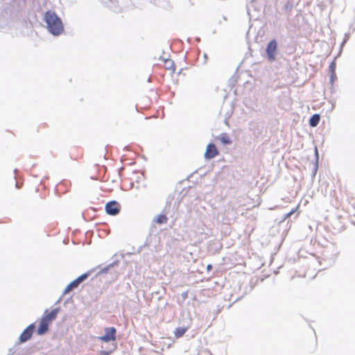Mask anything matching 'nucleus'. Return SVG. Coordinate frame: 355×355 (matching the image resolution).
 Masks as SVG:
<instances>
[{"label":"nucleus","instance_id":"f257e3e1","mask_svg":"<svg viewBox=\"0 0 355 355\" xmlns=\"http://www.w3.org/2000/svg\"><path fill=\"white\" fill-rule=\"evenodd\" d=\"M44 19L49 31L54 35H59L64 31V26L60 18L55 12L48 10L44 14Z\"/></svg>","mask_w":355,"mask_h":355},{"label":"nucleus","instance_id":"423d86ee","mask_svg":"<svg viewBox=\"0 0 355 355\" xmlns=\"http://www.w3.org/2000/svg\"><path fill=\"white\" fill-rule=\"evenodd\" d=\"M277 51V42L275 40L270 41L266 47V53L269 60H275V53Z\"/></svg>","mask_w":355,"mask_h":355},{"label":"nucleus","instance_id":"dca6fc26","mask_svg":"<svg viewBox=\"0 0 355 355\" xmlns=\"http://www.w3.org/2000/svg\"><path fill=\"white\" fill-rule=\"evenodd\" d=\"M299 205L293 209H292L290 212H288V214H286L285 216V218H288V217H290L291 215H293L295 211H297V210L299 208Z\"/></svg>","mask_w":355,"mask_h":355},{"label":"nucleus","instance_id":"2eb2a0df","mask_svg":"<svg viewBox=\"0 0 355 355\" xmlns=\"http://www.w3.org/2000/svg\"><path fill=\"white\" fill-rule=\"evenodd\" d=\"M89 276V273H85L78 277L77 279H76V281L78 284V285L85 279H86Z\"/></svg>","mask_w":355,"mask_h":355},{"label":"nucleus","instance_id":"0eeeda50","mask_svg":"<svg viewBox=\"0 0 355 355\" xmlns=\"http://www.w3.org/2000/svg\"><path fill=\"white\" fill-rule=\"evenodd\" d=\"M218 155V150L216 146L213 144H209L207 146L205 157L207 159H212Z\"/></svg>","mask_w":355,"mask_h":355},{"label":"nucleus","instance_id":"4468645a","mask_svg":"<svg viewBox=\"0 0 355 355\" xmlns=\"http://www.w3.org/2000/svg\"><path fill=\"white\" fill-rule=\"evenodd\" d=\"M89 276V273H85L78 277L77 279H76V281L78 284V285L85 279H86Z\"/></svg>","mask_w":355,"mask_h":355},{"label":"nucleus","instance_id":"f8f14e48","mask_svg":"<svg viewBox=\"0 0 355 355\" xmlns=\"http://www.w3.org/2000/svg\"><path fill=\"white\" fill-rule=\"evenodd\" d=\"M219 139L224 144H230L232 142L230 137L227 134H222L219 137Z\"/></svg>","mask_w":355,"mask_h":355},{"label":"nucleus","instance_id":"f3484780","mask_svg":"<svg viewBox=\"0 0 355 355\" xmlns=\"http://www.w3.org/2000/svg\"><path fill=\"white\" fill-rule=\"evenodd\" d=\"M83 156V153L82 151H80L77 155L75 156L74 157V159L75 160H78L80 159H81Z\"/></svg>","mask_w":355,"mask_h":355},{"label":"nucleus","instance_id":"f03ea898","mask_svg":"<svg viewBox=\"0 0 355 355\" xmlns=\"http://www.w3.org/2000/svg\"><path fill=\"white\" fill-rule=\"evenodd\" d=\"M58 313V310L54 309L50 312L46 311L44 315L40 321V324L37 330L38 335H44L49 331V324L56 318Z\"/></svg>","mask_w":355,"mask_h":355},{"label":"nucleus","instance_id":"6e6552de","mask_svg":"<svg viewBox=\"0 0 355 355\" xmlns=\"http://www.w3.org/2000/svg\"><path fill=\"white\" fill-rule=\"evenodd\" d=\"M164 67L168 70L171 73H173L175 71V65L174 62L171 59H166L164 60Z\"/></svg>","mask_w":355,"mask_h":355},{"label":"nucleus","instance_id":"9d476101","mask_svg":"<svg viewBox=\"0 0 355 355\" xmlns=\"http://www.w3.org/2000/svg\"><path fill=\"white\" fill-rule=\"evenodd\" d=\"M320 116L319 114H313L310 120H309V125L311 126V127H315L318 125V124L320 122Z\"/></svg>","mask_w":355,"mask_h":355},{"label":"nucleus","instance_id":"20e7f679","mask_svg":"<svg viewBox=\"0 0 355 355\" xmlns=\"http://www.w3.org/2000/svg\"><path fill=\"white\" fill-rule=\"evenodd\" d=\"M35 326L34 323L28 325L21 334L19 338V343H23L28 340L35 331Z\"/></svg>","mask_w":355,"mask_h":355},{"label":"nucleus","instance_id":"9b49d317","mask_svg":"<svg viewBox=\"0 0 355 355\" xmlns=\"http://www.w3.org/2000/svg\"><path fill=\"white\" fill-rule=\"evenodd\" d=\"M155 220L157 224H164L167 223L168 218L164 214H160L157 216Z\"/></svg>","mask_w":355,"mask_h":355},{"label":"nucleus","instance_id":"1a4fd4ad","mask_svg":"<svg viewBox=\"0 0 355 355\" xmlns=\"http://www.w3.org/2000/svg\"><path fill=\"white\" fill-rule=\"evenodd\" d=\"M188 329L189 328L186 327H181L176 328L173 331L175 338L178 339V338L182 337L184 335V334L187 332Z\"/></svg>","mask_w":355,"mask_h":355},{"label":"nucleus","instance_id":"39448f33","mask_svg":"<svg viewBox=\"0 0 355 355\" xmlns=\"http://www.w3.org/2000/svg\"><path fill=\"white\" fill-rule=\"evenodd\" d=\"M121 210V205L116 201H110L105 205V211L107 214L115 216L119 213Z\"/></svg>","mask_w":355,"mask_h":355},{"label":"nucleus","instance_id":"a211bd4d","mask_svg":"<svg viewBox=\"0 0 355 355\" xmlns=\"http://www.w3.org/2000/svg\"><path fill=\"white\" fill-rule=\"evenodd\" d=\"M212 268V266L211 264H209L207 266V270L209 271L210 270H211Z\"/></svg>","mask_w":355,"mask_h":355},{"label":"nucleus","instance_id":"ddd939ff","mask_svg":"<svg viewBox=\"0 0 355 355\" xmlns=\"http://www.w3.org/2000/svg\"><path fill=\"white\" fill-rule=\"evenodd\" d=\"M78 284L77 283V282L75 280H73V282H71L65 288L64 290V293H68L69 291H71L72 289L75 288H77L78 286Z\"/></svg>","mask_w":355,"mask_h":355},{"label":"nucleus","instance_id":"7ed1b4c3","mask_svg":"<svg viewBox=\"0 0 355 355\" xmlns=\"http://www.w3.org/2000/svg\"><path fill=\"white\" fill-rule=\"evenodd\" d=\"M105 335L98 337V339L103 342L108 343L115 341L116 339V330L114 327H107L105 329Z\"/></svg>","mask_w":355,"mask_h":355}]
</instances>
